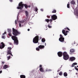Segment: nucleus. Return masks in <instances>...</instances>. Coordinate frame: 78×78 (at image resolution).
<instances>
[{
  "instance_id": "obj_7",
  "label": "nucleus",
  "mask_w": 78,
  "mask_h": 78,
  "mask_svg": "<svg viewBox=\"0 0 78 78\" xmlns=\"http://www.w3.org/2000/svg\"><path fill=\"white\" fill-rule=\"evenodd\" d=\"M5 44L3 43V42H2L1 44H0V49H2L5 47Z\"/></svg>"
},
{
  "instance_id": "obj_49",
  "label": "nucleus",
  "mask_w": 78,
  "mask_h": 78,
  "mask_svg": "<svg viewBox=\"0 0 78 78\" xmlns=\"http://www.w3.org/2000/svg\"><path fill=\"white\" fill-rule=\"evenodd\" d=\"M2 64H4L5 63V62H2Z\"/></svg>"
},
{
  "instance_id": "obj_22",
  "label": "nucleus",
  "mask_w": 78,
  "mask_h": 78,
  "mask_svg": "<svg viewBox=\"0 0 78 78\" xmlns=\"http://www.w3.org/2000/svg\"><path fill=\"white\" fill-rule=\"evenodd\" d=\"M45 22H47V23H49L50 22V20L48 19H46L45 20Z\"/></svg>"
},
{
  "instance_id": "obj_51",
  "label": "nucleus",
  "mask_w": 78,
  "mask_h": 78,
  "mask_svg": "<svg viewBox=\"0 0 78 78\" xmlns=\"http://www.w3.org/2000/svg\"><path fill=\"white\" fill-rule=\"evenodd\" d=\"M74 66H74V65H72V67H74Z\"/></svg>"
},
{
  "instance_id": "obj_47",
  "label": "nucleus",
  "mask_w": 78,
  "mask_h": 78,
  "mask_svg": "<svg viewBox=\"0 0 78 78\" xmlns=\"http://www.w3.org/2000/svg\"><path fill=\"white\" fill-rule=\"evenodd\" d=\"M41 11H43V9H41Z\"/></svg>"
},
{
  "instance_id": "obj_24",
  "label": "nucleus",
  "mask_w": 78,
  "mask_h": 78,
  "mask_svg": "<svg viewBox=\"0 0 78 78\" xmlns=\"http://www.w3.org/2000/svg\"><path fill=\"white\" fill-rule=\"evenodd\" d=\"M56 10L55 9H54L52 12V13H56Z\"/></svg>"
},
{
  "instance_id": "obj_33",
  "label": "nucleus",
  "mask_w": 78,
  "mask_h": 78,
  "mask_svg": "<svg viewBox=\"0 0 78 78\" xmlns=\"http://www.w3.org/2000/svg\"><path fill=\"white\" fill-rule=\"evenodd\" d=\"M72 65H77V63L76 62L72 64Z\"/></svg>"
},
{
  "instance_id": "obj_11",
  "label": "nucleus",
  "mask_w": 78,
  "mask_h": 78,
  "mask_svg": "<svg viewBox=\"0 0 78 78\" xmlns=\"http://www.w3.org/2000/svg\"><path fill=\"white\" fill-rule=\"evenodd\" d=\"M76 59V58L74 57H71L69 58V60L71 61L72 62L73 61H75V60Z\"/></svg>"
},
{
  "instance_id": "obj_13",
  "label": "nucleus",
  "mask_w": 78,
  "mask_h": 78,
  "mask_svg": "<svg viewBox=\"0 0 78 78\" xmlns=\"http://www.w3.org/2000/svg\"><path fill=\"white\" fill-rule=\"evenodd\" d=\"M70 3L71 5H75V1L73 0L72 1H71Z\"/></svg>"
},
{
  "instance_id": "obj_34",
  "label": "nucleus",
  "mask_w": 78,
  "mask_h": 78,
  "mask_svg": "<svg viewBox=\"0 0 78 78\" xmlns=\"http://www.w3.org/2000/svg\"><path fill=\"white\" fill-rule=\"evenodd\" d=\"M75 69L76 70H77V71H78V69L76 67V66H75Z\"/></svg>"
},
{
  "instance_id": "obj_53",
  "label": "nucleus",
  "mask_w": 78,
  "mask_h": 78,
  "mask_svg": "<svg viewBox=\"0 0 78 78\" xmlns=\"http://www.w3.org/2000/svg\"><path fill=\"white\" fill-rule=\"evenodd\" d=\"M59 70H58L57 71V72H59Z\"/></svg>"
},
{
  "instance_id": "obj_54",
  "label": "nucleus",
  "mask_w": 78,
  "mask_h": 78,
  "mask_svg": "<svg viewBox=\"0 0 78 78\" xmlns=\"http://www.w3.org/2000/svg\"><path fill=\"white\" fill-rule=\"evenodd\" d=\"M45 45H46V43H45Z\"/></svg>"
},
{
  "instance_id": "obj_50",
  "label": "nucleus",
  "mask_w": 78,
  "mask_h": 78,
  "mask_svg": "<svg viewBox=\"0 0 78 78\" xmlns=\"http://www.w3.org/2000/svg\"><path fill=\"white\" fill-rule=\"evenodd\" d=\"M27 30H28V31H30V29H28Z\"/></svg>"
},
{
  "instance_id": "obj_35",
  "label": "nucleus",
  "mask_w": 78,
  "mask_h": 78,
  "mask_svg": "<svg viewBox=\"0 0 78 78\" xmlns=\"http://www.w3.org/2000/svg\"><path fill=\"white\" fill-rule=\"evenodd\" d=\"M47 17L48 19H50V16L47 15Z\"/></svg>"
},
{
  "instance_id": "obj_20",
  "label": "nucleus",
  "mask_w": 78,
  "mask_h": 78,
  "mask_svg": "<svg viewBox=\"0 0 78 78\" xmlns=\"http://www.w3.org/2000/svg\"><path fill=\"white\" fill-rule=\"evenodd\" d=\"M41 41L42 42H45V39L44 38H43L41 39Z\"/></svg>"
},
{
  "instance_id": "obj_48",
  "label": "nucleus",
  "mask_w": 78,
  "mask_h": 78,
  "mask_svg": "<svg viewBox=\"0 0 78 78\" xmlns=\"http://www.w3.org/2000/svg\"><path fill=\"white\" fill-rule=\"evenodd\" d=\"M39 38L40 39H42V37H40Z\"/></svg>"
},
{
  "instance_id": "obj_4",
  "label": "nucleus",
  "mask_w": 78,
  "mask_h": 78,
  "mask_svg": "<svg viewBox=\"0 0 78 78\" xmlns=\"http://www.w3.org/2000/svg\"><path fill=\"white\" fill-rule=\"evenodd\" d=\"M39 37L37 35L33 39V43L34 44L38 43V42H39Z\"/></svg>"
},
{
  "instance_id": "obj_9",
  "label": "nucleus",
  "mask_w": 78,
  "mask_h": 78,
  "mask_svg": "<svg viewBox=\"0 0 78 78\" xmlns=\"http://www.w3.org/2000/svg\"><path fill=\"white\" fill-rule=\"evenodd\" d=\"M57 54L59 57H61L62 56L63 53L61 51H59L58 52Z\"/></svg>"
},
{
  "instance_id": "obj_27",
  "label": "nucleus",
  "mask_w": 78,
  "mask_h": 78,
  "mask_svg": "<svg viewBox=\"0 0 78 78\" xmlns=\"http://www.w3.org/2000/svg\"><path fill=\"white\" fill-rule=\"evenodd\" d=\"M35 10V12H36V14H37V10H38V9H37V7H36Z\"/></svg>"
},
{
  "instance_id": "obj_12",
  "label": "nucleus",
  "mask_w": 78,
  "mask_h": 78,
  "mask_svg": "<svg viewBox=\"0 0 78 78\" xmlns=\"http://www.w3.org/2000/svg\"><path fill=\"white\" fill-rule=\"evenodd\" d=\"M45 47V46L44 45H40L39 46H38V48H39V49H43Z\"/></svg>"
},
{
  "instance_id": "obj_36",
  "label": "nucleus",
  "mask_w": 78,
  "mask_h": 78,
  "mask_svg": "<svg viewBox=\"0 0 78 78\" xmlns=\"http://www.w3.org/2000/svg\"><path fill=\"white\" fill-rule=\"evenodd\" d=\"M48 27L49 28H51V26H50V25H48Z\"/></svg>"
},
{
  "instance_id": "obj_2",
  "label": "nucleus",
  "mask_w": 78,
  "mask_h": 78,
  "mask_svg": "<svg viewBox=\"0 0 78 78\" xmlns=\"http://www.w3.org/2000/svg\"><path fill=\"white\" fill-rule=\"evenodd\" d=\"M24 6L26 9L28 8V5L27 4H23V2H20L18 6L17 7V8L18 9H22Z\"/></svg>"
},
{
  "instance_id": "obj_21",
  "label": "nucleus",
  "mask_w": 78,
  "mask_h": 78,
  "mask_svg": "<svg viewBox=\"0 0 78 78\" xmlns=\"http://www.w3.org/2000/svg\"><path fill=\"white\" fill-rule=\"evenodd\" d=\"M70 2H69L67 5V8H70Z\"/></svg>"
},
{
  "instance_id": "obj_30",
  "label": "nucleus",
  "mask_w": 78,
  "mask_h": 78,
  "mask_svg": "<svg viewBox=\"0 0 78 78\" xmlns=\"http://www.w3.org/2000/svg\"><path fill=\"white\" fill-rule=\"evenodd\" d=\"M36 50H37V51H39V50H40V49H39V48H36Z\"/></svg>"
},
{
  "instance_id": "obj_45",
  "label": "nucleus",
  "mask_w": 78,
  "mask_h": 78,
  "mask_svg": "<svg viewBox=\"0 0 78 78\" xmlns=\"http://www.w3.org/2000/svg\"><path fill=\"white\" fill-rule=\"evenodd\" d=\"M9 1L10 2H12V0H9Z\"/></svg>"
},
{
  "instance_id": "obj_46",
  "label": "nucleus",
  "mask_w": 78,
  "mask_h": 78,
  "mask_svg": "<svg viewBox=\"0 0 78 78\" xmlns=\"http://www.w3.org/2000/svg\"><path fill=\"white\" fill-rule=\"evenodd\" d=\"M2 73V71H0V73Z\"/></svg>"
},
{
  "instance_id": "obj_55",
  "label": "nucleus",
  "mask_w": 78,
  "mask_h": 78,
  "mask_svg": "<svg viewBox=\"0 0 78 78\" xmlns=\"http://www.w3.org/2000/svg\"><path fill=\"white\" fill-rule=\"evenodd\" d=\"M54 78H55L54 77Z\"/></svg>"
},
{
  "instance_id": "obj_23",
  "label": "nucleus",
  "mask_w": 78,
  "mask_h": 78,
  "mask_svg": "<svg viewBox=\"0 0 78 78\" xmlns=\"http://www.w3.org/2000/svg\"><path fill=\"white\" fill-rule=\"evenodd\" d=\"M40 71L41 72H43L44 71V69H43V68H40Z\"/></svg>"
},
{
  "instance_id": "obj_8",
  "label": "nucleus",
  "mask_w": 78,
  "mask_h": 78,
  "mask_svg": "<svg viewBox=\"0 0 78 78\" xmlns=\"http://www.w3.org/2000/svg\"><path fill=\"white\" fill-rule=\"evenodd\" d=\"M68 32H69V31H66L65 30H62V33L65 36H67V33H68Z\"/></svg>"
},
{
  "instance_id": "obj_31",
  "label": "nucleus",
  "mask_w": 78,
  "mask_h": 78,
  "mask_svg": "<svg viewBox=\"0 0 78 78\" xmlns=\"http://www.w3.org/2000/svg\"><path fill=\"white\" fill-rule=\"evenodd\" d=\"M9 36H12V34H11V33H9Z\"/></svg>"
},
{
  "instance_id": "obj_14",
  "label": "nucleus",
  "mask_w": 78,
  "mask_h": 78,
  "mask_svg": "<svg viewBox=\"0 0 78 78\" xmlns=\"http://www.w3.org/2000/svg\"><path fill=\"white\" fill-rule=\"evenodd\" d=\"M8 66L6 65H5L3 67V69H6L8 68Z\"/></svg>"
},
{
  "instance_id": "obj_44",
  "label": "nucleus",
  "mask_w": 78,
  "mask_h": 78,
  "mask_svg": "<svg viewBox=\"0 0 78 78\" xmlns=\"http://www.w3.org/2000/svg\"><path fill=\"white\" fill-rule=\"evenodd\" d=\"M9 45H12V43L11 42H9Z\"/></svg>"
},
{
  "instance_id": "obj_3",
  "label": "nucleus",
  "mask_w": 78,
  "mask_h": 78,
  "mask_svg": "<svg viewBox=\"0 0 78 78\" xmlns=\"http://www.w3.org/2000/svg\"><path fill=\"white\" fill-rule=\"evenodd\" d=\"M63 58L64 60H67L69 58V55L66 51H64L63 53Z\"/></svg>"
},
{
  "instance_id": "obj_15",
  "label": "nucleus",
  "mask_w": 78,
  "mask_h": 78,
  "mask_svg": "<svg viewBox=\"0 0 78 78\" xmlns=\"http://www.w3.org/2000/svg\"><path fill=\"white\" fill-rule=\"evenodd\" d=\"M20 78H26V76H25V75H20Z\"/></svg>"
},
{
  "instance_id": "obj_10",
  "label": "nucleus",
  "mask_w": 78,
  "mask_h": 78,
  "mask_svg": "<svg viewBox=\"0 0 78 78\" xmlns=\"http://www.w3.org/2000/svg\"><path fill=\"white\" fill-rule=\"evenodd\" d=\"M59 41L61 42H64V38H59Z\"/></svg>"
},
{
  "instance_id": "obj_39",
  "label": "nucleus",
  "mask_w": 78,
  "mask_h": 78,
  "mask_svg": "<svg viewBox=\"0 0 78 78\" xmlns=\"http://www.w3.org/2000/svg\"><path fill=\"white\" fill-rule=\"evenodd\" d=\"M19 27H21V23H19Z\"/></svg>"
},
{
  "instance_id": "obj_6",
  "label": "nucleus",
  "mask_w": 78,
  "mask_h": 78,
  "mask_svg": "<svg viewBox=\"0 0 78 78\" xmlns=\"http://www.w3.org/2000/svg\"><path fill=\"white\" fill-rule=\"evenodd\" d=\"M51 18L53 20H55L57 19V16L55 15H53L51 16Z\"/></svg>"
},
{
  "instance_id": "obj_28",
  "label": "nucleus",
  "mask_w": 78,
  "mask_h": 78,
  "mask_svg": "<svg viewBox=\"0 0 78 78\" xmlns=\"http://www.w3.org/2000/svg\"><path fill=\"white\" fill-rule=\"evenodd\" d=\"M7 58L8 60H9L11 58V56L9 55V56H7Z\"/></svg>"
},
{
  "instance_id": "obj_5",
  "label": "nucleus",
  "mask_w": 78,
  "mask_h": 78,
  "mask_svg": "<svg viewBox=\"0 0 78 78\" xmlns=\"http://www.w3.org/2000/svg\"><path fill=\"white\" fill-rule=\"evenodd\" d=\"M8 51L7 52V55H10L12 56H13L12 55V53H11V50H12V48L11 47H9L8 48Z\"/></svg>"
},
{
  "instance_id": "obj_40",
  "label": "nucleus",
  "mask_w": 78,
  "mask_h": 78,
  "mask_svg": "<svg viewBox=\"0 0 78 78\" xmlns=\"http://www.w3.org/2000/svg\"><path fill=\"white\" fill-rule=\"evenodd\" d=\"M42 65H40L39 67L40 68H42Z\"/></svg>"
},
{
  "instance_id": "obj_42",
  "label": "nucleus",
  "mask_w": 78,
  "mask_h": 78,
  "mask_svg": "<svg viewBox=\"0 0 78 78\" xmlns=\"http://www.w3.org/2000/svg\"><path fill=\"white\" fill-rule=\"evenodd\" d=\"M6 33V31H5L3 34V35H5V34Z\"/></svg>"
},
{
  "instance_id": "obj_17",
  "label": "nucleus",
  "mask_w": 78,
  "mask_h": 78,
  "mask_svg": "<svg viewBox=\"0 0 78 78\" xmlns=\"http://www.w3.org/2000/svg\"><path fill=\"white\" fill-rule=\"evenodd\" d=\"M64 30H65V31H67V30H68L69 31H70V30L69 28L68 27H66L64 29Z\"/></svg>"
},
{
  "instance_id": "obj_38",
  "label": "nucleus",
  "mask_w": 78,
  "mask_h": 78,
  "mask_svg": "<svg viewBox=\"0 0 78 78\" xmlns=\"http://www.w3.org/2000/svg\"><path fill=\"white\" fill-rule=\"evenodd\" d=\"M20 23H23L24 22V21H20Z\"/></svg>"
},
{
  "instance_id": "obj_16",
  "label": "nucleus",
  "mask_w": 78,
  "mask_h": 78,
  "mask_svg": "<svg viewBox=\"0 0 78 78\" xmlns=\"http://www.w3.org/2000/svg\"><path fill=\"white\" fill-rule=\"evenodd\" d=\"M25 13L26 14V16L28 17V12L27 11H25Z\"/></svg>"
},
{
  "instance_id": "obj_32",
  "label": "nucleus",
  "mask_w": 78,
  "mask_h": 78,
  "mask_svg": "<svg viewBox=\"0 0 78 78\" xmlns=\"http://www.w3.org/2000/svg\"><path fill=\"white\" fill-rule=\"evenodd\" d=\"M2 39H5V35H2Z\"/></svg>"
},
{
  "instance_id": "obj_25",
  "label": "nucleus",
  "mask_w": 78,
  "mask_h": 78,
  "mask_svg": "<svg viewBox=\"0 0 78 78\" xmlns=\"http://www.w3.org/2000/svg\"><path fill=\"white\" fill-rule=\"evenodd\" d=\"M8 30V33H11V29H7Z\"/></svg>"
},
{
  "instance_id": "obj_1",
  "label": "nucleus",
  "mask_w": 78,
  "mask_h": 78,
  "mask_svg": "<svg viewBox=\"0 0 78 78\" xmlns=\"http://www.w3.org/2000/svg\"><path fill=\"white\" fill-rule=\"evenodd\" d=\"M12 34L14 35L12 37V39L14 41V44L17 45L19 44V40L16 36H18L19 34H20V32L18 31L14 28H12Z\"/></svg>"
},
{
  "instance_id": "obj_18",
  "label": "nucleus",
  "mask_w": 78,
  "mask_h": 78,
  "mask_svg": "<svg viewBox=\"0 0 78 78\" xmlns=\"http://www.w3.org/2000/svg\"><path fill=\"white\" fill-rule=\"evenodd\" d=\"M63 75L65 77L67 76V73L66 72H65L64 73Z\"/></svg>"
},
{
  "instance_id": "obj_41",
  "label": "nucleus",
  "mask_w": 78,
  "mask_h": 78,
  "mask_svg": "<svg viewBox=\"0 0 78 78\" xmlns=\"http://www.w3.org/2000/svg\"><path fill=\"white\" fill-rule=\"evenodd\" d=\"M15 24L16 25L17 24V20H16L15 21Z\"/></svg>"
},
{
  "instance_id": "obj_26",
  "label": "nucleus",
  "mask_w": 78,
  "mask_h": 78,
  "mask_svg": "<svg viewBox=\"0 0 78 78\" xmlns=\"http://www.w3.org/2000/svg\"><path fill=\"white\" fill-rule=\"evenodd\" d=\"M59 75H60V76H62V72L61 71L59 73Z\"/></svg>"
},
{
  "instance_id": "obj_43",
  "label": "nucleus",
  "mask_w": 78,
  "mask_h": 78,
  "mask_svg": "<svg viewBox=\"0 0 78 78\" xmlns=\"http://www.w3.org/2000/svg\"><path fill=\"white\" fill-rule=\"evenodd\" d=\"M28 8H30V7H31V5H28Z\"/></svg>"
},
{
  "instance_id": "obj_37",
  "label": "nucleus",
  "mask_w": 78,
  "mask_h": 78,
  "mask_svg": "<svg viewBox=\"0 0 78 78\" xmlns=\"http://www.w3.org/2000/svg\"><path fill=\"white\" fill-rule=\"evenodd\" d=\"M49 20L50 21V23H51V22H52V21H53V20L51 19H50V20Z\"/></svg>"
},
{
  "instance_id": "obj_52",
  "label": "nucleus",
  "mask_w": 78,
  "mask_h": 78,
  "mask_svg": "<svg viewBox=\"0 0 78 78\" xmlns=\"http://www.w3.org/2000/svg\"><path fill=\"white\" fill-rule=\"evenodd\" d=\"M77 3L78 4V0H77Z\"/></svg>"
},
{
  "instance_id": "obj_19",
  "label": "nucleus",
  "mask_w": 78,
  "mask_h": 78,
  "mask_svg": "<svg viewBox=\"0 0 78 78\" xmlns=\"http://www.w3.org/2000/svg\"><path fill=\"white\" fill-rule=\"evenodd\" d=\"M70 52L71 53H73L75 52V50L73 49H72L70 50Z\"/></svg>"
},
{
  "instance_id": "obj_29",
  "label": "nucleus",
  "mask_w": 78,
  "mask_h": 78,
  "mask_svg": "<svg viewBox=\"0 0 78 78\" xmlns=\"http://www.w3.org/2000/svg\"><path fill=\"white\" fill-rule=\"evenodd\" d=\"M60 38H64V37H63V36L61 34L60 35Z\"/></svg>"
}]
</instances>
